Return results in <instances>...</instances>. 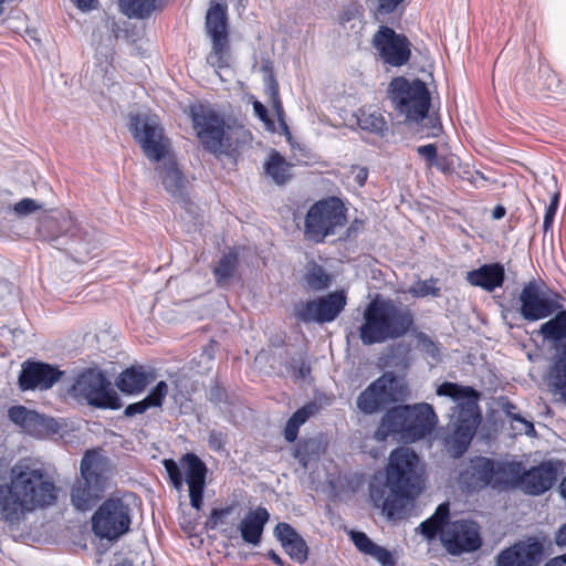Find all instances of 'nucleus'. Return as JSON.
<instances>
[{
  "label": "nucleus",
  "instance_id": "1",
  "mask_svg": "<svg viewBox=\"0 0 566 566\" xmlns=\"http://www.w3.org/2000/svg\"><path fill=\"white\" fill-rule=\"evenodd\" d=\"M559 297L557 293L549 295L542 282L532 280L523 284L515 310L528 323L549 318L535 333L554 349L548 382L566 405V310Z\"/></svg>",
  "mask_w": 566,
  "mask_h": 566
},
{
  "label": "nucleus",
  "instance_id": "2",
  "mask_svg": "<svg viewBox=\"0 0 566 566\" xmlns=\"http://www.w3.org/2000/svg\"><path fill=\"white\" fill-rule=\"evenodd\" d=\"M385 471V485H370V497L389 518H405L408 505L423 490L424 464L412 449L399 447L390 452Z\"/></svg>",
  "mask_w": 566,
  "mask_h": 566
},
{
  "label": "nucleus",
  "instance_id": "3",
  "mask_svg": "<svg viewBox=\"0 0 566 566\" xmlns=\"http://www.w3.org/2000/svg\"><path fill=\"white\" fill-rule=\"evenodd\" d=\"M359 338L366 346L401 338L415 329V314L401 302L375 297L363 314Z\"/></svg>",
  "mask_w": 566,
  "mask_h": 566
},
{
  "label": "nucleus",
  "instance_id": "4",
  "mask_svg": "<svg viewBox=\"0 0 566 566\" xmlns=\"http://www.w3.org/2000/svg\"><path fill=\"white\" fill-rule=\"evenodd\" d=\"M438 396L449 397L457 402L453 410V430L446 440L448 451L454 457L463 455L471 444L482 416L478 403L479 392L457 382L444 381L436 390Z\"/></svg>",
  "mask_w": 566,
  "mask_h": 566
},
{
  "label": "nucleus",
  "instance_id": "5",
  "mask_svg": "<svg viewBox=\"0 0 566 566\" xmlns=\"http://www.w3.org/2000/svg\"><path fill=\"white\" fill-rule=\"evenodd\" d=\"M38 233L42 240L72 253L77 262L95 256L99 248L96 231L81 228L67 210L43 217L39 222Z\"/></svg>",
  "mask_w": 566,
  "mask_h": 566
},
{
  "label": "nucleus",
  "instance_id": "6",
  "mask_svg": "<svg viewBox=\"0 0 566 566\" xmlns=\"http://www.w3.org/2000/svg\"><path fill=\"white\" fill-rule=\"evenodd\" d=\"M10 483L32 510L52 505L56 500L54 483L31 459H21L12 467Z\"/></svg>",
  "mask_w": 566,
  "mask_h": 566
},
{
  "label": "nucleus",
  "instance_id": "7",
  "mask_svg": "<svg viewBox=\"0 0 566 566\" xmlns=\"http://www.w3.org/2000/svg\"><path fill=\"white\" fill-rule=\"evenodd\" d=\"M189 116L202 148L216 156L233 148L231 126L208 103H196L189 107Z\"/></svg>",
  "mask_w": 566,
  "mask_h": 566
},
{
  "label": "nucleus",
  "instance_id": "8",
  "mask_svg": "<svg viewBox=\"0 0 566 566\" xmlns=\"http://www.w3.org/2000/svg\"><path fill=\"white\" fill-rule=\"evenodd\" d=\"M81 476L71 489V503L78 511H88L103 496L106 486V461L96 451H86L81 460Z\"/></svg>",
  "mask_w": 566,
  "mask_h": 566
},
{
  "label": "nucleus",
  "instance_id": "9",
  "mask_svg": "<svg viewBox=\"0 0 566 566\" xmlns=\"http://www.w3.org/2000/svg\"><path fill=\"white\" fill-rule=\"evenodd\" d=\"M387 96L395 112L407 122L419 123L428 115L431 97L426 83L419 78L409 81L405 76L394 77L388 85Z\"/></svg>",
  "mask_w": 566,
  "mask_h": 566
},
{
  "label": "nucleus",
  "instance_id": "10",
  "mask_svg": "<svg viewBox=\"0 0 566 566\" xmlns=\"http://www.w3.org/2000/svg\"><path fill=\"white\" fill-rule=\"evenodd\" d=\"M69 394L77 402L98 409L118 410L123 406L111 381L102 370L96 368H86L80 373L70 387Z\"/></svg>",
  "mask_w": 566,
  "mask_h": 566
},
{
  "label": "nucleus",
  "instance_id": "11",
  "mask_svg": "<svg viewBox=\"0 0 566 566\" xmlns=\"http://www.w3.org/2000/svg\"><path fill=\"white\" fill-rule=\"evenodd\" d=\"M347 222L346 208L337 197H327L313 203L304 219V238L314 243L336 233Z\"/></svg>",
  "mask_w": 566,
  "mask_h": 566
},
{
  "label": "nucleus",
  "instance_id": "12",
  "mask_svg": "<svg viewBox=\"0 0 566 566\" xmlns=\"http://www.w3.org/2000/svg\"><path fill=\"white\" fill-rule=\"evenodd\" d=\"M128 129L149 161L159 163L160 159L172 151L171 140L166 135L158 117L130 113Z\"/></svg>",
  "mask_w": 566,
  "mask_h": 566
},
{
  "label": "nucleus",
  "instance_id": "13",
  "mask_svg": "<svg viewBox=\"0 0 566 566\" xmlns=\"http://www.w3.org/2000/svg\"><path fill=\"white\" fill-rule=\"evenodd\" d=\"M205 28L211 39V51L207 63L216 70L230 66L231 49L229 40L228 6L212 0L206 14Z\"/></svg>",
  "mask_w": 566,
  "mask_h": 566
},
{
  "label": "nucleus",
  "instance_id": "14",
  "mask_svg": "<svg viewBox=\"0 0 566 566\" xmlns=\"http://www.w3.org/2000/svg\"><path fill=\"white\" fill-rule=\"evenodd\" d=\"M133 510L123 499H106L92 516V530L99 538L116 541L130 530Z\"/></svg>",
  "mask_w": 566,
  "mask_h": 566
},
{
  "label": "nucleus",
  "instance_id": "15",
  "mask_svg": "<svg viewBox=\"0 0 566 566\" xmlns=\"http://www.w3.org/2000/svg\"><path fill=\"white\" fill-rule=\"evenodd\" d=\"M371 45L385 65L400 67L410 61L411 42L390 27L380 25L373 35Z\"/></svg>",
  "mask_w": 566,
  "mask_h": 566
},
{
  "label": "nucleus",
  "instance_id": "16",
  "mask_svg": "<svg viewBox=\"0 0 566 566\" xmlns=\"http://www.w3.org/2000/svg\"><path fill=\"white\" fill-rule=\"evenodd\" d=\"M441 543L451 555L478 551L482 545L479 526L464 520L449 522L441 533Z\"/></svg>",
  "mask_w": 566,
  "mask_h": 566
},
{
  "label": "nucleus",
  "instance_id": "17",
  "mask_svg": "<svg viewBox=\"0 0 566 566\" xmlns=\"http://www.w3.org/2000/svg\"><path fill=\"white\" fill-rule=\"evenodd\" d=\"M396 379L390 374H384L371 381L357 397L356 406L364 415L381 412L396 401L394 384Z\"/></svg>",
  "mask_w": 566,
  "mask_h": 566
},
{
  "label": "nucleus",
  "instance_id": "18",
  "mask_svg": "<svg viewBox=\"0 0 566 566\" xmlns=\"http://www.w3.org/2000/svg\"><path fill=\"white\" fill-rule=\"evenodd\" d=\"M8 417L10 421L35 438L43 439L54 436L61 430V426L54 418L45 417L21 405L10 407Z\"/></svg>",
  "mask_w": 566,
  "mask_h": 566
},
{
  "label": "nucleus",
  "instance_id": "19",
  "mask_svg": "<svg viewBox=\"0 0 566 566\" xmlns=\"http://www.w3.org/2000/svg\"><path fill=\"white\" fill-rule=\"evenodd\" d=\"M64 375L56 366L48 363L25 360L21 366L18 384L22 391L48 390L52 388Z\"/></svg>",
  "mask_w": 566,
  "mask_h": 566
},
{
  "label": "nucleus",
  "instance_id": "20",
  "mask_svg": "<svg viewBox=\"0 0 566 566\" xmlns=\"http://www.w3.org/2000/svg\"><path fill=\"white\" fill-rule=\"evenodd\" d=\"M563 469L559 460L543 461L522 472L521 490L530 495H541L553 488Z\"/></svg>",
  "mask_w": 566,
  "mask_h": 566
},
{
  "label": "nucleus",
  "instance_id": "21",
  "mask_svg": "<svg viewBox=\"0 0 566 566\" xmlns=\"http://www.w3.org/2000/svg\"><path fill=\"white\" fill-rule=\"evenodd\" d=\"M544 546L535 537L520 541L501 551L496 558V566H537L543 559Z\"/></svg>",
  "mask_w": 566,
  "mask_h": 566
},
{
  "label": "nucleus",
  "instance_id": "22",
  "mask_svg": "<svg viewBox=\"0 0 566 566\" xmlns=\"http://www.w3.org/2000/svg\"><path fill=\"white\" fill-rule=\"evenodd\" d=\"M493 474V459L475 455L469 459L460 472L459 482L467 492H478L488 486L492 488Z\"/></svg>",
  "mask_w": 566,
  "mask_h": 566
},
{
  "label": "nucleus",
  "instance_id": "23",
  "mask_svg": "<svg viewBox=\"0 0 566 566\" xmlns=\"http://www.w3.org/2000/svg\"><path fill=\"white\" fill-rule=\"evenodd\" d=\"M406 422L407 433L402 436V441L415 442L431 433L437 423V415L429 403L409 405L408 419Z\"/></svg>",
  "mask_w": 566,
  "mask_h": 566
},
{
  "label": "nucleus",
  "instance_id": "24",
  "mask_svg": "<svg viewBox=\"0 0 566 566\" xmlns=\"http://www.w3.org/2000/svg\"><path fill=\"white\" fill-rule=\"evenodd\" d=\"M182 461L187 467L185 480L189 486L190 504L193 509L200 510L203 504L207 465L195 453H186Z\"/></svg>",
  "mask_w": 566,
  "mask_h": 566
},
{
  "label": "nucleus",
  "instance_id": "25",
  "mask_svg": "<svg viewBox=\"0 0 566 566\" xmlns=\"http://www.w3.org/2000/svg\"><path fill=\"white\" fill-rule=\"evenodd\" d=\"M165 190L176 199H184L186 195V177L180 170L174 151L160 159L155 167Z\"/></svg>",
  "mask_w": 566,
  "mask_h": 566
},
{
  "label": "nucleus",
  "instance_id": "26",
  "mask_svg": "<svg viewBox=\"0 0 566 566\" xmlns=\"http://www.w3.org/2000/svg\"><path fill=\"white\" fill-rule=\"evenodd\" d=\"M409 405H400L389 408L380 419L379 426L374 433L378 442L386 441L389 436L398 437L407 433L406 424L408 419Z\"/></svg>",
  "mask_w": 566,
  "mask_h": 566
},
{
  "label": "nucleus",
  "instance_id": "27",
  "mask_svg": "<svg viewBox=\"0 0 566 566\" xmlns=\"http://www.w3.org/2000/svg\"><path fill=\"white\" fill-rule=\"evenodd\" d=\"M274 536L285 553L295 562L303 564L308 557V546L298 532L289 523L280 522L274 527Z\"/></svg>",
  "mask_w": 566,
  "mask_h": 566
},
{
  "label": "nucleus",
  "instance_id": "28",
  "mask_svg": "<svg viewBox=\"0 0 566 566\" xmlns=\"http://www.w3.org/2000/svg\"><path fill=\"white\" fill-rule=\"evenodd\" d=\"M465 280L471 286L480 287L491 293L503 286L505 282V269L504 265L499 262L486 263L469 271Z\"/></svg>",
  "mask_w": 566,
  "mask_h": 566
},
{
  "label": "nucleus",
  "instance_id": "29",
  "mask_svg": "<svg viewBox=\"0 0 566 566\" xmlns=\"http://www.w3.org/2000/svg\"><path fill=\"white\" fill-rule=\"evenodd\" d=\"M31 510L11 483L0 484V514L4 522L18 523L24 511Z\"/></svg>",
  "mask_w": 566,
  "mask_h": 566
},
{
  "label": "nucleus",
  "instance_id": "30",
  "mask_svg": "<svg viewBox=\"0 0 566 566\" xmlns=\"http://www.w3.org/2000/svg\"><path fill=\"white\" fill-rule=\"evenodd\" d=\"M493 489L509 490L512 488H521L523 472L522 462L493 459Z\"/></svg>",
  "mask_w": 566,
  "mask_h": 566
},
{
  "label": "nucleus",
  "instance_id": "31",
  "mask_svg": "<svg viewBox=\"0 0 566 566\" xmlns=\"http://www.w3.org/2000/svg\"><path fill=\"white\" fill-rule=\"evenodd\" d=\"M269 520L270 513L263 506H258L255 510L250 511L240 523L242 539L248 544L259 545L264 526Z\"/></svg>",
  "mask_w": 566,
  "mask_h": 566
},
{
  "label": "nucleus",
  "instance_id": "32",
  "mask_svg": "<svg viewBox=\"0 0 566 566\" xmlns=\"http://www.w3.org/2000/svg\"><path fill=\"white\" fill-rule=\"evenodd\" d=\"M154 375L142 366H132L123 370L116 378V387L126 395H138L154 380Z\"/></svg>",
  "mask_w": 566,
  "mask_h": 566
},
{
  "label": "nucleus",
  "instance_id": "33",
  "mask_svg": "<svg viewBox=\"0 0 566 566\" xmlns=\"http://www.w3.org/2000/svg\"><path fill=\"white\" fill-rule=\"evenodd\" d=\"M349 536L360 553L373 557L381 566H395L396 562L392 554L387 548L374 543L364 532L352 531Z\"/></svg>",
  "mask_w": 566,
  "mask_h": 566
},
{
  "label": "nucleus",
  "instance_id": "34",
  "mask_svg": "<svg viewBox=\"0 0 566 566\" xmlns=\"http://www.w3.org/2000/svg\"><path fill=\"white\" fill-rule=\"evenodd\" d=\"M167 0H118L120 12L129 19L146 20L161 10Z\"/></svg>",
  "mask_w": 566,
  "mask_h": 566
},
{
  "label": "nucleus",
  "instance_id": "35",
  "mask_svg": "<svg viewBox=\"0 0 566 566\" xmlns=\"http://www.w3.org/2000/svg\"><path fill=\"white\" fill-rule=\"evenodd\" d=\"M316 300L319 324L333 322L346 306V295L344 292H333Z\"/></svg>",
  "mask_w": 566,
  "mask_h": 566
},
{
  "label": "nucleus",
  "instance_id": "36",
  "mask_svg": "<svg viewBox=\"0 0 566 566\" xmlns=\"http://www.w3.org/2000/svg\"><path fill=\"white\" fill-rule=\"evenodd\" d=\"M449 503L443 502L439 504L434 513L419 525V532L428 539H433L437 537V535H439L441 538V533L444 530V525L449 523Z\"/></svg>",
  "mask_w": 566,
  "mask_h": 566
},
{
  "label": "nucleus",
  "instance_id": "37",
  "mask_svg": "<svg viewBox=\"0 0 566 566\" xmlns=\"http://www.w3.org/2000/svg\"><path fill=\"white\" fill-rule=\"evenodd\" d=\"M318 411L316 402H308L297 409L286 421L284 428V438L287 442H294L297 439L300 427L304 424L312 416Z\"/></svg>",
  "mask_w": 566,
  "mask_h": 566
},
{
  "label": "nucleus",
  "instance_id": "38",
  "mask_svg": "<svg viewBox=\"0 0 566 566\" xmlns=\"http://www.w3.org/2000/svg\"><path fill=\"white\" fill-rule=\"evenodd\" d=\"M238 264L239 259L235 252H228L221 256L212 270L216 284L219 287H224L229 284V281L234 276Z\"/></svg>",
  "mask_w": 566,
  "mask_h": 566
},
{
  "label": "nucleus",
  "instance_id": "39",
  "mask_svg": "<svg viewBox=\"0 0 566 566\" xmlns=\"http://www.w3.org/2000/svg\"><path fill=\"white\" fill-rule=\"evenodd\" d=\"M290 164L277 151H273L264 165L265 174L273 179L276 185H284L291 177Z\"/></svg>",
  "mask_w": 566,
  "mask_h": 566
},
{
  "label": "nucleus",
  "instance_id": "40",
  "mask_svg": "<svg viewBox=\"0 0 566 566\" xmlns=\"http://www.w3.org/2000/svg\"><path fill=\"white\" fill-rule=\"evenodd\" d=\"M304 280L307 286L313 291L325 290L331 284V276L326 273L324 268L317 263H312L307 266Z\"/></svg>",
  "mask_w": 566,
  "mask_h": 566
},
{
  "label": "nucleus",
  "instance_id": "41",
  "mask_svg": "<svg viewBox=\"0 0 566 566\" xmlns=\"http://www.w3.org/2000/svg\"><path fill=\"white\" fill-rule=\"evenodd\" d=\"M357 124L363 130L369 133L380 134L386 129V122L381 114L378 113H366L359 111L357 115Z\"/></svg>",
  "mask_w": 566,
  "mask_h": 566
},
{
  "label": "nucleus",
  "instance_id": "42",
  "mask_svg": "<svg viewBox=\"0 0 566 566\" xmlns=\"http://www.w3.org/2000/svg\"><path fill=\"white\" fill-rule=\"evenodd\" d=\"M262 71L265 73L264 85L265 93L270 97L273 106L277 112H282V103L280 99L279 84L272 70V65L268 62L262 65Z\"/></svg>",
  "mask_w": 566,
  "mask_h": 566
},
{
  "label": "nucleus",
  "instance_id": "43",
  "mask_svg": "<svg viewBox=\"0 0 566 566\" xmlns=\"http://www.w3.org/2000/svg\"><path fill=\"white\" fill-rule=\"evenodd\" d=\"M417 348L423 353L427 357L433 361L439 363L441 360L440 344L434 342L424 332H417L416 335Z\"/></svg>",
  "mask_w": 566,
  "mask_h": 566
},
{
  "label": "nucleus",
  "instance_id": "44",
  "mask_svg": "<svg viewBox=\"0 0 566 566\" xmlns=\"http://www.w3.org/2000/svg\"><path fill=\"white\" fill-rule=\"evenodd\" d=\"M438 279L430 277L428 280H418L415 285L408 289V293L416 298L427 296H440L441 289L437 286Z\"/></svg>",
  "mask_w": 566,
  "mask_h": 566
},
{
  "label": "nucleus",
  "instance_id": "45",
  "mask_svg": "<svg viewBox=\"0 0 566 566\" xmlns=\"http://www.w3.org/2000/svg\"><path fill=\"white\" fill-rule=\"evenodd\" d=\"M295 317L303 323H318L317 300L301 302L294 306Z\"/></svg>",
  "mask_w": 566,
  "mask_h": 566
},
{
  "label": "nucleus",
  "instance_id": "46",
  "mask_svg": "<svg viewBox=\"0 0 566 566\" xmlns=\"http://www.w3.org/2000/svg\"><path fill=\"white\" fill-rule=\"evenodd\" d=\"M501 409L505 413L507 418L512 421H517L523 426V431L525 434H531L535 432L534 424L531 421L524 419L517 411L516 406L510 401L507 398L503 399L501 402Z\"/></svg>",
  "mask_w": 566,
  "mask_h": 566
},
{
  "label": "nucleus",
  "instance_id": "47",
  "mask_svg": "<svg viewBox=\"0 0 566 566\" xmlns=\"http://www.w3.org/2000/svg\"><path fill=\"white\" fill-rule=\"evenodd\" d=\"M315 447L316 442L313 440H307L298 443L294 457L303 469H307L308 463L314 459Z\"/></svg>",
  "mask_w": 566,
  "mask_h": 566
},
{
  "label": "nucleus",
  "instance_id": "48",
  "mask_svg": "<svg viewBox=\"0 0 566 566\" xmlns=\"http://www.w3.org/2000/svg\"><path fill=\"white\" fill-rule=\"evenodd\" d=\"M167 395H168V385L166 381L160 380L157 382V385L149 391V394L144 399L150 408L151 407H161Z\"/></svg>",
  "mask_w": 566,
  "mask_h": 566
},
{
  "label": "nucleus",
  "instance_id": "49",
  "mask_svg": "<svg viewBox=\"0 0 566 566\" xmlns=\"http://www.w3.org/2000/svg\"><path fill=\"white\" fill-rule=\"evenodd\" d=\"M163 464L172 486L177 490H180L184 485V476L177 462L172 459H165Z\"/></svg>",
  "mask_w": 566,
  "mask_h": 566
},
{
  "label": "nucleus",
  "instance_id": "50",
  "mask_svg": "<svg viewBox=\"0 0 566 566\" xmlns=\"http://www.w3.org/2000/svg\"><path fill=\"white\" fill-rule=\"evenodd\" d=\"M233 509H234L233 505H228V506L221 507V509H213L207 518V525L210 528L214 530L219 525L224 524L226 517L233 512Z\"/></svg>",
  "mask_w": 566,
  "mask_h": 566
},
{
  "label": "nucleus",
  "instance_id": "51",
  "mask_svg": "<svg viewBox=\"0 0 566 566\" xmlns=\"http://www.w3.org/2000/svg\"><path fill=\"white\" fill-rule=\"evenodd\" d=\"M228 441V433L222 430H211L208 437V446L216 452H223Z\"/></svg>",
  "mask_w": 566,
  "mask_h": 566
},
{
  "label": "nucleus",
  "instance_id": "52",
  "mask_svg": "<svg viewBox=\"0 0 566 566\" xmlns=\"http://www.w3.org/2000/svg\"><path fill=\"white\" fill-rule=\"evenodd\" d=\"M558 200H559V195L554 193L551 199L549 205L545 209L544 221H543L544 233H547L548 231H551L553 229V223H554V219H555L557 207H558Z\"/></svg>",
  "mask_w": 566,
  "mask_h": 566
},
{
  "label": "nucleus",
  "instance_id": "53",
  "mask_svg": "<svg viewBox=\"0 0 566 566\" xmlns=\"http://www.w3.org/2000/svg\"><path fill=\"white\" fill-rule=\"evenodd\" d=\"M405 0H374L377 15L386 17L394 13Z\"/></svg>",
  "mask_w": 566,
  "mask_h": 566
},
{
  "label": "nucleus",
  "instance_id": "54",
  "mask_svg": "<svg viewBox=\"0 0 566 566\" xmlns=\"http://www.w3.org/2000/svg\"><path fill=\"white\" fill-rule=\"evenodd\" d=\"M39 209H41V205L31 198H24L18 201L13 207V210L18 216H28Z\"/></svg>",
  "mask_w": 566,
  "mask_h": 566
},
{
  "label": "nucleus",
  "instance_id": "55",
  "mask_svg": "<svg viewBox=\"0 0 566 566\" xmlns=\"http://www.w3.org/2000/svg\"><path fill=\"white\" fill-rule=\"evenodd\" d=\"M417 153L426 160L428 167H432L438 156V148L436 144H427L418 146Z\"/></svg>",
  "mask_w": 566,
  "mask_h": 566
},
{
  "label": "nucleus",
  "instance_id": "56",
  "mask_svg": "<svg viewBox=\"0 0 566 566\" xmlns=\"http://www.w3.org/2000/svg\"><path fill=\"white\" fill-rule=\"evenodd\" d=\"M432 167H436L439 171H441L443 174H451L454 170L453 156H449V155L437 156V159Z\"/></svg>",
  "mask_w": 566,
  "mask_h": 566
},
{
  "label": "nucleus",
  "instance_id": "57",
  "mask_svg": "<svg viewBox=\"0 0 566 566\" xmlns=\"http://www.w3.org/2000/svg\"><path fill=\"white\" fill-rule=\"evenodd\" d=\"M149 408L150 407L145 401V399H142L140 401L129 403L128 406H126V408L124 410V415L126 417H134L136 415H142V413L146 412Z\"/></svg>",
  "mask_w": 566,
  "mask_h": 566
},
{
  "label": "nucleus",
  "instance_id": "58",
  "mask_svg": "<svg viewBox=\"0 0 566 566\" xmlns=\"http://www.w3.org/2000/svg\"><path fill=\"white\" fill-rule=\"evenodd\" d=\"M226 398H227V391L222 386L216 384L210 387V389L208 391L209 401H211L213 403H220V402H223L226 400Z\"/></svg>",
  "mask_w": 566,
  "mask_h": 566
},
{
  "label": "nucleus",
  "instance_id": "59",
  "mask_svg": "<svg viewBox=\"0 0 566 566\" xmlns=\"http://www.w3.org/2000/svg\"><path fill=\"white\" fill-rule=\"evenodd\" d=\"M253 111L254 114L263 122V123H271V119L269 117L268 108L260 102L254 101L253 102Z\"/></svg>",
  "mask_w": 566,
  "mask_h": 566
},
{
  "label": "nucleus",
  "instance_id": "60",
  "mask_svg": "<svg viewBox=\"0 0 566 566\" xmlns=\"http://www.w3.org/2000/svg\"><path fill=\"white\" fill-rule=\"evenodd\" d=\"M73 2L83 12L95 9L98 3L97 0H73Z\"/></svg>",
  "mask_w": 566,
  "mask_h": 566
},
{
  "label": "nucleus",
  "instance_id": "61",
  "mask_svg": "<svg viewBox=\"0 0 566 566\" xmlns=\"http://www.w3.org/2000/svg\"><path fill=\"white\" fill-rule=\"evenodd\" d=\"M555 544L559 547L566 546V523L557 530L555 534Z\"/></svg>",
  "mask_w": 566,
  "mask_h": 566
},
{
  "label": "nucleus",
  "instance_id": "62",
  "mask_svg": "<svg viewBox=\"0 0 566 566\" xmlns=\"http://www.w3.org/2000/svg\"><path fill=\"white\" fill-rule=\"evenodd\" d=\"M367 178H368V169L366 167H360L354 177L356 184L359 187H363L366 184Z\"/></svg>",
  "mask_w": 566,
  "mask_h": 566
},
{
  "label": "nucleus",
  "instance_id": "63",
  "mask_svg": "<svg viewBox=\"0 0 566 566\" xmlns=\"http://www.w3.org/2000/svg\"><path fill=\"white\" fill-rule=\"evenodd\" d=\"M310 373H311V366L305 361H301L296 369V376L298 378H305L307 375H310Z\"/></svg>",
  "mask_w": 566,
  "mask_h": 566
},
{
  "label": "nucleus",
  "instance_id": "64",
  "mask_svg": "<svg viewBox=\"0 0 566 566\" xmlns=\"http://www.w3.org/2000/svg\"><path fill=\"white\" fill-rule=\"evenodd\" d=\"M544 566H566V554L549 559Z\"/></svg>",
  "mask_w": 566,
  "mask_h": 566
}]
</instances>
